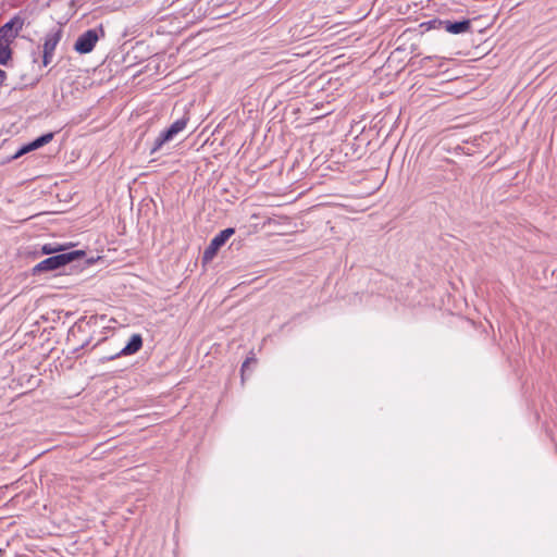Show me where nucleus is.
Returning <instances> with one entry per match:
<instances>
[{
    "label": "nucleus",
    "mask_w": 557,
    "mask_h": 557,
    "mask_svg": "<svg viewBox=\"0 0 557 557\" xmlns=\"http://www.w3.org/2000/svg\"><path fill=\"white\" fill-rule=\"evenodd\" d=\"M83 257H85V252L83 250H74L51 256L36 264L34 268V273L36 274L41 272L61 270L65 268L67 264L72 263L73 261L82 259Z\"/></svg>",
    "instance_id": "f257e3e1"
},
{
    "label": "nucleus",
    "mask_w": 557,
    "mask_h": 557,
    "mask_svg": "<svg viewBox=\"0 0 557 557\" xmlns=\"http://www.w3.org/2000/svg\"><path fill=\"white\" fill-rule=\"evenodd\" d=\"M104 35L106 33L101 25L96 28L87 29L77 37L74 44V50L79 54L90 53L98 40L104 37Z\"/></svg>",
    "instance_id": "f03ea898"
},
{
    "label": "nucleus",
    "mask_w": 557,
    "mask_h": 557,
    "mask_svg": "<svg viewBox=\"0 0 557 557\" xmlns=\"http://www.w3.org/2000/svg\"><path fill=\"white\" fill-rule=\"evenodd\" d=\"M188 120V116H183L172 123L169 128L161 132L153 141V145L150 149V154L156 153L162 148L164 144L171 141L175 135L182 132L186 127Z\"/></svg>",
    "instance_id": "7ed1b4c3"
},
{
    "label": "nucleus",
    "mask_w": 557,
    "mask_h": 557,
    "mask_svg": "<svg viewBox=\"0 0 557 557\" xmlns=\"http://www.w3.org/2000/svg\"><path fill=\"white\" fill-rule=\"evenodd\" d=\"M63 36L61 27H57L48 32L44 38L42 45V64L47 66L51 63L54 51Z\"/></svg>",
    "instance_id": "20e7f679"
},
{
    "label": "nucleus",
    "mask_w": 557,
    "mask_h": 557,
    "mask_svg": "<svg viewBox=\"0 0 557 557\" xmlns=\"http://www.w3.org/2000/svg\"><path fill=\"white\" fill-rule=\"evenodd\" d=\"M24 24V17H22L21 14H15L10 21L0 27V40L11 45L23 29Z\"/></svg>",
    "instance_id": "39448f33"
},
{
    "label": "nucleus",
    "mask_w": 557,
    "mask_h": 557,
    "mask_svg": "<svg viewBox=\"0 0 557 557\" xmlns=\"http://www.w3.org/2000/svg\"><path fill=\"white\" fill-rule=\"evenodd\" d=\"M235 233V228L228 227L223 231H221L218 235H215L209 246L205 249L202 260L203 262L211 261L218 250L230 239V237Z\"/></svg>",
    "instance_id": "423d86ee"
},
{
    "label": "nucleus",
    "mask_w": 557,
    "mask_h": 557,
    "mask_svg": "<svg viewBox=\"0 0 557 557\" xmlns=\"http://www.w3.org/2000/svg\"><path fill=\"white\" fill-rule=\"evenodd\" d=\"M54 134L53 133H47V134H44L41 136H39L38 138H36L35 140H33L32 143L27 144V145H24L23 147H21L12 157V159H17L20 158L21 156L32 151V150H35V149H38L47 144H49L52 138H53Z\"/></svg>",
    "instance_id": "0eeeda50"
},
{
    "label": "nucleus",
    "mask_w": 557,
    "mask_h": 557,
    "mask_svg": "<svg viewBox=\"0 0 557 557\" xmlns=\"http://www.w3.org/2000/svg\"><path fill=\"white\" fill-rule=\"evenodd\" d=\"M471 28V22L470 20H462V21H449L444 20L443 21V29L450 34H463L469 32Z\"/></svg>",
    "instance_id": "6e6552de"
},
{
    "label": "nucleus",
    "mask_w": 557,
    "mask_h": 557,
    "mask_svg": "<svg viewBox=\"0 0 557 557\" xmlns=\"http://www.w3.org/2000/svg\"><path fill=\"white\" fill-rule=\"evenodd\" d=\"M143 346V338L139 334H133L128 341V343L121 349L119 354L110 357L109 359H114L121 355H133L137 352Z\"/></svg>",
    "instance_id": "1a4fd4ad"
},
{
    "label": "nucleus",
    "mask_w": 557,
    "mask_h": 557,
    "mask_svg": "<svg viewBox=\"0 0 557 557\" xmlns=\"http://www.w3.org/2000/svg\"><path fill=\"white\" fill-rule=\"evenodd\" d=\"M12 57L10 45L0 40V64L5 65Z\"/></svg>",
    "instance_id": "9d476101"
},
{
    "label": "nucleus",
    "mask_w": 557,
    "mask_h": 557,
    "mask_svg": "<svg viewBox=\"0 0 557 557\" xmlns=\"http://www.w3.org/2000/svg\"><path fill=\"white\" fill-rule=\"evenodd\" d=\"M443 21L444 20L433 18L423 23L421 26H426V29H443Z\"/></svg>",
    "instance_id": "9b49d317"
},
{
    "label": "nucleus",
    "mask_w": 557,
    "mask_h": 557,
    "mask_svg": "<svg viewBox=\"0 0 557 557\" xmlns=\"http://www.w3.org/2000/svg\"><path fill=\"white\" fill-rule=\"evenodd\" d=\"M55 251H58V248L52 247L51 245H44L42 246V252L46 253V255H50V253H53Z\"/></svg>",
    "instance_id": "f8f14e48"
},
{
    "label": "nucleus",
    "mask_w": 557,
    "mask_h": 557,
    "mask_svg": "<svg viewBox=\"0 0 557 557\" xmlns=\"http://www.w3.org/2000/svg\"><path fill=\"white\" fill-rule=\"evenodd\" d=\"M5 78H7L5 72L0 69V86L3 84Z\"/></svg>",
    "instance_id": "ddd939ff"
},
{
    "label": "nucleus",
    "mask_w": 557,
    "mask_h": 557,
    "mask_svg": "<svg viewBox=\"0 0 557 557\" xmlns=\"http://www.w3.org/2000/svg\"><path fill=\"white\" fill-rule=\"evenodd\" d=\"M246 364H247V361H245V362L243 363L242 371H244V368L246 367Z\"/></svg>",
    "instance_id": "4468645a"
}]
</instances>
